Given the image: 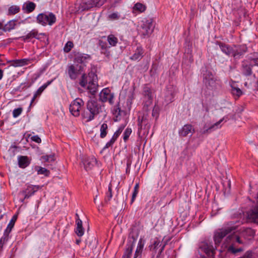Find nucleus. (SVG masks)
Returning a JSON list of instances; mask_svg holds the SVG:
<instances>
[{"mask_svg":"<svg viewBox=\"0 0 258 258\" xmlns=\"http://www.w3.org/2000/svg\"><path fill=\"white\" fill-rule=\"evenodd\" d=\"M79 84L82 87H86L92 95H94L98 86L97 75L93 72L89 73L88 76L83 74Z\"/></svg>","mask_w":258,"mask_h":258,"instance_id":"1","label":"nucleus"},{"mask_svg":"<svg viewBox=\"0 0 258 258\" xmlns=\"http://www.w3.org/2000/svg\"><path fill=\"white\" fill-rule=\"evenodd\" d=\"M101 111V106L95 100H90L87 103V108L82 113V116L88 122L94 119Z\"/></svg>","mask_w":258,"mask_h":258,"instance_id":"2","label":"nucleus"},{"mask_svg":"<svg viewBox=\"0 0 258 258\" xmlns=\"http://www.w3.org/2000/svg\"><path fill=\"white\" fill-rule=\"evenodd\" d=\"M140 25V33L144 38L149 36L152 33L154 26L152 18L144 17Z\"/></svg>","mask_w":258,"mask_h":258,"instance_id":"3","label":"nucleus"},{"mask_svg":"<svg viewBox=\"0 0 258 258\" xmlns=\"http://www.w3.org/2000/svg\"><path fill=\"white\" fill-rule=\"evenodd\" d=\"M84 71L83 64H71L68 66V73L70 78L75 80Z\"/></svg>","mask_w":258,"mask_h":258,"instance_id":"4","label":"nucleus"},{"mask_svg":"<svg viewBox=\"0 0 258 258\" xmlns=\"http://www.w3.org/2000/svg\"><path fill=\"white\" fill-rule=\"evenodd\" d=\"M84 105V101L81 98H76L70 105V110L71 113L75 116H79L80 114V110Z\"/></svg>","mask_w":258,"mask_h":258,"instance_id":"5","label":"nucleus"},{"mask_svg":"<svg viewBox=\"0 0 258 258\" xmlns=\"http://www.w3.org/2000/svg\"><path fill=\"white\" fill-rule=\"evenodd\" d=\"M99 98L103 102H108L110 104H113L114 94L108 88H105L100 93Z\"/></svg>","mask_w":258,"mask_h":258,"instance_id":"6","label":"nucleus"},{"mask_svg":"<svg viewBox=\"0 0 258 258\" xmlns=\"http://www.w3.org/2000/svg\"><path fill=\"white\" fill-rule=\"evenodd\" d=\"M235 229L233 227H227L225 228H222L217 231L214 236V240L216 244H219L223 237H224L227 234L231 232Z\"/></svg>","mask_w":258,"mask_h":258,"instance_id":"7","label":"nucleus"},{"mask_svg":"<svg viewBox=\"0 0 258 258\" xmlns=\"http://www.w3.org/2000/svg\"><path fill=\"white\" fill-rule=\"evenodd\" d=\"M106 0H88L81 5L82 10H89L94 7L102 6Z\"/></svg>","mask_w":258,"mask_h":258,"instance_id":"8","label":"nucleus"},{"mask_svg":"<svg viewBox=\"0 0 258 258\" xmlns=\"http://www.w3.org/2000/svg\"><path fill=\"white\" fill-rule=\"evenodd\" d=\"M195 130L191 124H187L184 125L179 131V135L181 137L190 136L194 133Z\"/></svg>","mask_w":258,"mask_h":258,"instance_id":"9","label":"nucleus"},{"mask_svg":"<svg viewBox=\"0 0 258 258\" xmlns=\"http://www.w3.org/2000/svg\"><path fill=\"white\" fill-rule=\"evenodd\" d=\"M45 36L44 33H38L36 29H33L30 31L26 36L22 37L24 40L31 39L35 38L37 39H40L42 37Z\"/></svg>","mask_w":258,"mask_h":258,"instance_id":"10","label":"nucleus"},{"mask_svg":"<svg viewBox=\"0 0 258 258\" xmlns=\"http://www.w3.org/2000/svg\"><path fill=\"white\" fill-rule=\"evenodd\" d=\"M56 21V17H37V22L42 26L52 25Z\"/></svg>","mask_w":258,"mask_h":258,"instance_id":"11","label":"nucleus"},{"mask_svg":"<svg viewBox=\"0 0 258 258\" xmlns=\"http://www.w3.org/2000/svg\"><path fill=\"white\" fill-rule=\"evenodd\" d=\"M220 47L221 50L227 55H232L234 57H236L237 55L240 54L239 52H235V51L230 47L224 44H220Z\"/></svg>","mask_w":258,"mask_h":258,"instance_id":"12","label":"nucleus"},{"mask_svg":"<svg viewBox=\"0 0 258 258\" xmlns=\"http://www.w3.org/2000/svg\"><path fill=\"white\" fill-rule=\"evenodd\" d=\"M204 81L206 85L213 86L215 83V80L213 74L209 72H206L204 75Z\"/></svg>","mask_w":258,"mask_h":258,"instance_id":"13","label":"nucleus"},{"mask_svg":"<svg viewBox=\"0 0 258 258\" xmlns=\"http://www.w3.org/2000/svg\"><path fill=\"white\" fill-rule=\"evenodd\" d=\"M76 216L77 217L76 221L77 225L76 233L78 236L81 237L83 236L84 233V230L82 226V221L79 218V215L78 214H76Z\"/></svg>","mask_w":258,"mask_h":258,"instance_id":"14","label":"nucleus"},{"mask_svg":"<svg viewBox=\"0 0 258 258\" xmlns=\"http://www.w3.org/2000/svg\"><path fill=\"white\" fill-rule=\"evenodd\" d=\"M138 120V125L139 126L140 128H142L143 126H147V127H149L150 125L149 124V117L147 114H144L143 116L142 117H141V116H139Z\"/></svg>","mask_w":258,"mask_h":258,"instance_id":"15","label":"nucleus"},{"mask_svg":"<svg viewBox=\"0 0 258 258\" xmlns=\"http://www.w3.org/2000/svg\"><path fill=\"white\" fill-rule=\"evenodd\" d=\"M144 51L143 48L138 46L134 51L133 55L130 57L131 59L133 60H138L141 59L143 57Z\"/></svg>","mask_w":258,"mask_h":258,"instance_id":"16","label":"nucleus"},{"mask_svg":"<svg viewBox=\"0 0 258 258\" xmlns=\"http://www.w3.org/2000/svg\"><path fill=\"white\" fill-rule=\"evenodd\" d=\"M30 163V160L27 156H20L18 158V164L20 167L25 168L27 167Z\"/></svg>","mask_w":258,"mask_h":258,"instance_id":"17","label":"nucleus"},{"mask_svg":"<svg viewBox=\"0 0 258 258\" xmlns=\"http://www.w3.org/2000/svg\"><path fill=\"white\" fill-rule=\"evenodd\" d=\"M96 163V159L94 157H89L85 161L84 164L86 170L91 169Z\"/></svg>","mask_w":258,"mask_h":258,"instance_id":"18","label":"nucleus"},{"mask_svg":"<svg viewBox=\"0 0 258 258\" xmlns=\"http://www.w3.org/2000/svg\"><path fill=\"white\" fill-rule=\"evenodd\" d=\"M248 218L255 222H258V204L253 210L248 213Z\"/></svg>","mask_w":258,"mask_h":258,"instance_id":"19","label":"nucleus"},{"mask_svg":"<svg viewBox=\"0 0 258 258\" xmlns=\"http://www.w3.org/2000/svg\"><path fill=\"white\" fill-rule=\"evenodd\" d=\"M121 112L122 110H121L119 103L113 106L112 112L115 118V121H117L119 119L118 117L121 115Z\"/></svg>","mask_w":258,"mask_h":258,"instance_id":"20","label":"nucleus"},{"mask_svg":"<svg viewBox=\"0 0 258 258\" xmlns=\"http://www.w3.org/2000/svg\"><path fill=\"white\" fill-rule=\"evenodd\" d=\"M16 221V214H14L5 231L4 235L8 236L13 228Z\"/></svg>","mask_w":258,"mask_h":258,"instance_id":"21","label":"nucleus"},{"mask_svg":"<svg viewBox=\"0 0 258 258\" xmlns=\"http://www.w3.org/2000/svg\"><path fill=\"white\" fill-rule=\"evenodd\" d=\"M143 95L149 100V104H151L152 100V92L148 86H145L143 88Z\"/></svg>","mask_w":258,"mask_h":258,"instance_id":"22","label":"nucleus"},{"mask_svg":"<svg viewBox=\"0 0 258 258\" xmlns=\"http://www.w3.org/2000/svg\"><path fill=\"white\" fill-rule=\"evenodd\" d=\"M144 243L143 242L142 239H140L138 242V244L135 251V253L134 254V258H138L141 257L143 247H144Z\"/></svg>","mask_w":258,"mask_h":258,"instance_id":"23","label":"nucleus"},{"mask_svg":"<svg viewBox=\"0 0 258 258\" xmlns=\"http://www.w3.org/2000/svg\"><path fill=\"white\" fill-rule=\"evenodd\" d=\"M231 93L235 99L238 98L242 94V91L238 87L235 86L234 84L231 85Z\"/></svg>","mask_w":258,"mask_h":258,"instance_id":"24","label":"nucleus"},{"mask_svg":"<svg viewBox=\"0 0 258 258\" xmlns=\"http://www.w3.org/2000/svg\"><path fill=\"white\" fill-rule=\"evenodd\" d=\"M252 66L248 64L247 61H243L242 64V72L245 76H249L251 74V69Z\"/></svg>","mask_w":258,"mask_h":258,"instance_id":"25","label":"nucleus"},{"mask_svg":"<svg viewBox=\"0 0 258 258\" xmlns=\"http://www.w3.org/2000/svg\"><path fill=\"white\" fill-rule=\"evenodd\" d=\"M203 248L205 252L209 256H213L214 253V250L212 245L205 244L203 245Z\"/></svg>","mask_w":258,"mask_h":258,"instance_id":"26","label":"nucleus"},{"mask_svg":"<svg viewBox=\"0 0 258 258\" xmlns=\"http://www.w3.org/2000/svg\"><path fill=\"white\" fill-rule=\"evenodd\" d=\"M107 41L110 46H115L118 42V39L114 35L110 34L107 37Z\"/></svg>","mask_w":258,"mask_h":258,"instance_id":"27","label":"nucleus"},{"mask_svg":"<svg viewBox=\"0 0 258 258\" xmlns=\"http://www.w3.org/2000/svg\"><path fill=\"white\" fill-rule=\"evenodd\" d=\"M108 125L106 123L104 122L100 127V137L101 138H105L107 134Z\"/></svg>","mask_w":258,"mask_h":258,"instance_id":"28","label":"nucleus"},{"mask_svg":"<svg viewBox=\"0 0 258 258\" xmlns=\"http://www.w3.org/2000/svg\"><path fill=\"white\" fill-rule=\"evenodd\" d=\"M35 8V4L33 2L26 3L23 6L24 10L28 13L32 12Z\"/></svg>","mask_w":258,"mask_h":258,"instance_id":"29","label":"nucleus"},{"mask_svg":"<svg viewBox=\"0 0 258 258\" xmlns=\"http://www.w3.org/2000/svg\"><path fill=\"white\" fill-rule=\"evenodd\" d=\"M87 59V57L82 54H78L75 57V60L78 63L77 64H83L84 68L85 67V60Z\"/></svg>","mask_w":258,"mask_h":258,"instance_id":"30","label":"nucleus"},{"mask_svg":"<svg viewBox=\"0 0 258 258\" xmlns=\"http://www.w3.org/2000/svg\"><path fill=\"white\" fill-rule=\"evenodd\" d=\"M16 21L12 20L10 21L7 24H6L4 27V31H9L11 30L14 29L16 25Z\"/></svg>","mask_w":258,"mask_h":258,"instance_id":"31","label":"nucleus"},{"mask_svg":"<svg viewBox=\"0 0 258 258\" xmlns=\"http://www.w3.org/2000/svg\"><path fill=\"white\" fill-rule=\"evenodd\" d=\"M38 174H43L46 176H48L50 174V171L45 168L41 167H36L35 168Z\"/></svg>","mask_w":258,"mask_h":258,"instance_id":"32","label":"nucleus"},{"mask_svg":"<svg viewBox=\"0 0 258 258\" xmlns=\"http://www.w3.org/2000/svg\"><path fill=\"white\" fill-rule=\"evenodd\" d=\"M133 248V242L126 249L122 258H130Z\"/></svg>","mask_w":258,"mask_h":258,"instance_id":"33","label":"nucleus"},{"mask_svg":"<svg viewBox=\"0 0 258 258\" xmlns=\"http://www.w3.org/2000/svg\"><path fill=\"white\" fill-rule=\"evenodd\" d=\"M232 242H237L238 243L242 244V241L240 240V237L235 234L230 235L227 237Z\"/></svg>","mask_w":258,"mask_h":258,"instance_id":"34","label":"nucleus"},{"mask_svg":"<svg viewBox=\"0 0 258 258\" xmlns=\"http://www.w3.org/2000/svg\"><path fill=\"white\" fill-rule=\"evenodd\" d=\"M124 126L122 125L120 126L118 130L114 133V135H113L112 138L111 140L115 142L118 136L120 135V134L122 132L123 130L124 129Z\"/></svg>","mask_w":258,"mask_h":258,"instance_id":"35","label":"nucleus"},{"mask_svg":"<svg viewBox=\"0 0 258 258\" xmlns=\"http://www.w3.org/2000/svg\"><path fill=\"white\" fill-rule=\"evenodd\" d=\"M225 119V117L222 118L220 120H219L218 122H216L212 125H211L210 127H209V128L207 130V131H211V130H215L218 128H219L221 127V125H220V123Z\"/></svg>","mask_w":258,"mask_h":258,"instance_id":"36","label":"nucleus"},{"mask_svg":"<svg viewBox=\"0 0 258 258\" xmlns=\"http://www.w3.org/2000/svg\"><path fill=\"white\" fill-rule=\"evenodd\" d=\"M74 47V44L72 41H69L67 42L63 47V51L66 52H69Z\"/></svg>","mask_w":258,"mask_h":258,"instance_id":"37","label":"nucleus"},{"mask_svg":"<svg viewBox=\"0 0 258 258\" xmlns=\"http://www.w3.org/2000/svg\"><path fill=\"white\" fill-rule=\"evenodd\" d=\"M41 159L45 162H52L55 160L54 155L53 154L44 155L41 157Z\"/></svg>","mask_w":258,"mask_h":258,"instance_id":"38","label":"nucleus"},{"mask_svg":"<svg viewBox=\"0 0 258 258\" xmlns=\"http://www.w3.org/2000/svg\"><path fill=\"white\" fill-rule=\"evenodd\" d=\"M146 9V7L144 5L141 3L136 4L134 7V10L135 11H138L140 12H144Z\"/></svg>","mask_w":258,"mask_h":258,"instance_id":"39","label":"nucleus"},{"mask_svg":"<svg viewBox=\"0 0 258 258\" xmlns=\"http://www.w3.org/2000/svg\"><path fill=\"white\" fill-rule=\"evenodd\" d=\"M228 250L231 251L233 253H236L237 252H241L243 251V249L241 248H235L234 247V244H232L230 245L228 248Z\"/></svg>","mask_w":258,"mask_h":258,"instance_id":"40","label":"nucleus"},{"mask_svg":"<svg viewBox=\"0 0 258 258\" xmlns=\"http://www.w3.org/2000/svg\"><path fill=\"white\" fill-rule=\"evenodd\" d=\"M139 188V185L138 183H137L134 187V191L133 194L132 200H131L132 203L134 202V201L138 193Z\"/></svg>","mask_w":258,"mask_h":258,"instance_id":"41","label":"nucleus"},{"mask_svg":"<svg viewBox=\"0 0 258 258\" xmlns=\"http://www.w3.org/2000/svg\"><path fill=\"white\" fill-rule=\"evenodd\" d=\"M29 60L27 59H17V67H22L28 63Z\"/></svg>","mask_w":258,"mask_h":258,"instance_id":"42","label":"nucleus"},{"mask_svg":"<svg viewBox=\"0 0 258 258\" xmlns=\"http://www.w3.org/2000/svg\"><path fill=\"white\" fill-rule=\"evenodd\" d=\"M132 133V130L131 128H126L124 133L123 140L126 141Z\"/></svg>","mask_w":258,"mask_h":258,"instance_id":"43","label":"nucleus"},{"mask_svg":"<svg viewBox=\"0 0 258 258\" xmlns=\"http://www.w3.org/2000/svg\"><path fill=\"white\" fill-rule=\"evenodd\" d=\"M16 14V6H13L9 8L8 14L9 15H13Z\"/></svg>","mask_w":258,"mask_h":258,"instance_id":"44","label":"nucleus"},{"mask_svg":"<svg viewBox=\"0 0 258 258\" xmlns=\"http://www.w3.org/2000/svg\"><path fill=\"white\" fill-rule=\"evenodd\" d=\"M43 91L42 89L40 87L37 91L35 92V94L34 95V96L32 99L31 103L35 100V99L39 96L40 95L41 93Z\"/></svg>","mask_w":258,"mask_h":258,"instance_id":"45","label":"nucleus"},{"mask_svg":"<svg viewBox=\"0 0 258 258\" xmlns=\"http://www.w3.org/2000/svg\"><path fill=\"white\" fill-rule=\"evenodd\" d=\"M31 140L37 143H40L41 142V139L38 135H35L31 137Z\"/></svg>","mask_w":258,"mask_h":258,"instance_id":"46","label":"nucleus"},{"mask_svg":"<svg viewBox=\"0 0 258 258\" xmlns=\"http://www.w3.org/2000/svg\"><path fill=\"white\" fill-rule=\"evenodd\" d=\"M112 197V192H106V196L105 197V202L107 203Z\"/></svg>","mask_w":258,"mask_h":258,"instance_id":"47","label":"nucleus"},{"mask_svg":"<svg viewBox=\"0 0 258 258\" xmlns=\"http://www.w3.org/2000/svg\"><path fill=\"white\" fill-rule=\"evenodd\" d=\"M249 63L250 66H258V58L251 59Z\"/></svg>","mask_w":258,"mask_h":258,"instance_id":"48","label":"nucleus"},{"mask_svg":"<svg viewBox=\"0 0 258 258\" xmlns=\"http://www.w3.org/2000/svg\"><path fill=\"white\" fill-rule=\"evenodd\" d=\"M16 149V146L14 145L12 147H11L10 149L9 150L8 152H9L10 154H13V156L15 155V151Z\"/></svg>","mask_w":258,"mask_h":258,"instance_id":"49","label":"nucleus"},{"mask_svg":"<svg viewBox=\"0 0 258 258\" xmlns=\"http://www.w3.org/2000/svg\"><path fill=\"white\" fill-rule=\"evenodd\" d=\"M37 16H55L52 13H40Z\"/></svg>","mask_w":258,"mask_h":258,"instance_id":"50","label":"nucleus"},{"mask_svg":"<svg viewBox=\"0 0 258 258\" xmlns=\"http://www.w3.org/2000/svg\"><path fill=\"white\" fill-rule=\"evenodd\" d=\"M114 142H113L111 140H110L108 142H107L104 148H108L110 147L114 144Z\"/></svg>","mask_w":258,"mask_h":258,"instance_id":"51","label":"nucleus"},{"mask_svg":"<svg viewBox=\"0 0 258 258\" xmlns=\"http://www.w3.org/2000/svg\"><path fill=\"white\" fill-rule=\"evenodd\" d=\"M31 190H33L32 193L33 194L34 192L36 191L37 190H38L40 188V187L38 185H34L32 187H31Z\"/></svg>","mask_w":258,"mask_h":258,"instance_id":"52","label":"nucleus"},{"mask_svg":"<svg viewBox=\"0 0 258 258\" xmlns=\"http://www.w3.org/2000/svg\"><path fill=\"white\" fill-rule=\"evenodd\" d=\"M51 83V82H48L46 84L42 85L40 88L42 89V90H44V89Z\"/></svg>","mask_w":258,"mask_h":258,"instance_id":"53","label":"nucleus"},{"mask_svg":"<svg viewBox=\"0 0 258 258\" xmlns=\"http://www.w3.org/2000/svg\"><path fill=\"white\" fill-rule=\"evenodd\" d=\"M159 243H160V242L158 240L155 241L153 243L154 248H156L157 247L159 244Z\"/></svg>","mask_w":258,"mask_h":258,"instance_id":"54","label":"nucleus"},{"mask_svg":"<svg viewBox=\"0 0 258 258\" xmlns=\"http://www.w3.org/2000/svg\"><path fill=\"white\" fill-rule=\"evenodd\" d=\"M100 45L101 46L102 48L105 49L106 48V44L103 42L102 41H100Z\"/></svg>","mask_w":258,"mask_h":258,"instance_id":"55","label":"nucleus"},{"mask_svg":"<svg viewBox=\"0 0 258 258\" xmlns=\"http://www.w3.org/2000/svg\"><path fill=\"white\" fill-rule=\"evenodd\" d=\"M22 111V108H21V107L17 108V116L21 113Z\"/></svg>","mask_w":258,"mask_h":258,"instance_id":"56","label":"nucleus"},{"mask_svg":"<svg viewBox=\"0 0 258 258\" xmlns=\"http://www.w3.org/2000/svg\"><path fill=\"white\" fill-rule=\"evenodd\" d=\"M4 26L3 24L2 23L0 22V34L2 33V31H4Z\"/></svg>","mask_w":258,"mask_h":258,"instance_id":"57","label":"nucleus"},{"mask_svg":"<svg viewBox=\"0 0 258 258\" xmlns=\"http://www.w3.org/2000/svg\"><path fill=\"white\" fill-rule=\"evenodd\" d=\"M157 112V109H156L155 108H154L153 109V111H152V115L153 116H155L156 114H155V113H156Z\"/></svg>","mask_w":258,"mask_h":258,"instance_id":"58","label":"nucleus"},{"mask_svg":"<svg viewBox=\"0 0 258 258\" xmlns=\"http://www.w3.org/2000/svg\"><path fill=\"white\" fill-rule=\"evenodd\" d=\"M107 192H112V186L111 184H110L108 186V190Z\"/></svg>","mask_w":258,"mask_h":258,"instance_id":"59","label":"nucleus"},{"mask_svg":"<svg viewBox=\"0 0 258 258\" xmlns=\"http://www.w3.org/2000/svg\"><path fill=\"white\" fill-rule=\"evenodd\" d=\"M13 115L14 117H16V108L14 109L13 111Z\"/></svg>","mask_w":258,"mask_h":258,"instance_id":"60","label":"nucleus"},{"mask_svg":"<svg viewBox=\"0 0 258 258\" xmlns=\"http://www.w3.org/2000/svg\"><path fill=\"white\" fill-rule=\"evenodd\" d=\"M3 76V71L0 70V80L2 79Z\"/></svg>","mask_w":258,"mask_h":258,"instance_id":"61","label":"nucleus"},{"mask_svg":"<svg viewBox=\"0 0 258 258\" xmlns=\"http://www.w3.org/2000/svg\"><path fill=\"white\" fill-rule=\"evenodd\" d=\"M2 238H1V241H0V251L2 249V248H3V244L2 243Z\"/></svg>","mask_w":258,"mask_h":258,"instance_id":"62","label":"nucleus"},{"mask_svg":"<svg viewBox=\"0 0 258 258\" xmlns=\"http://www.w3.org/2000/svg\"><path fill=\"white\" fill-rule=\"evenodd\" d=\"M97 199H98V195H96L95 196V197L94 198V203H96Z\"/></svg>","mask_w":258,"mask_h":258,"instance_id":"63","label":"nucleus"},{"mask_svg":"<svg viewBox=\"0 0 258 258\" xmlns=\"http://www.w3.org/2000/svg\"><path fill=\"white\" fill-rule=\"evenodd\" d=\"M247 231L249 233H253L252 230L251 229H247Z\"/></svg>","mask_w":258,"mask_h":258,"instance_id":"64","label":"nucleus"}]
</instances>
